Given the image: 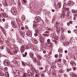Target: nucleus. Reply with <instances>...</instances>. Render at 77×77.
I'll return each instance as SVG.
<instances>
[{"instance_id": "1", "label": "nucleus", "mask_w": 77, "mask_h": 77, "mask_svg": "<svg viewBox=\"0 0 77 77\" xmlns=\"http://www.w3.org/2000/svg\"><path fill=\"white\" fill-rule=\"evenodd\" d=\"M66 3H64L63 5V9H65V11H67V13L66 14V17H68L69 16L71 15V12H70V10H69V8H66Z\"/></svg>"}, {"instance_id": "2", "label": "nucleus", "mask_w": 77, "mask_h": 77, "mask_svg": "<svg viewBox=\"0 0 77 77\" xmlns=\"http://www.w3.org/2000/svg\"><path fill=\"white\" fill-rule=\"evenodd\" d=\"M11 12H12V14L15 15L17 14V8L15 7H12L11 9Z\"/></svg>"}, {"instance_id": "3", "label": "nucleus", "mask_w": 77, "mask_h": 77, "mask_svg": "<svg viewBox=\"0 0 77 77\" xmlns=\"http://www.w3.org/2000/svg\"><path fill=\"white\" fill-rule=\"evenodd\" d=\"M3 63L5 66H9V65L10 64V62L9 60H4L3 62Z\"/></svg>"}, {"instance_id": "4", "label": "nucleus", "mask_w": 77, "mask_h": 77, "mask_svg": "<svg viewBox=\"0 0 77 77\" xmlns=\"http://www.w3.org/2000/svg\"><path fill=\"white\" fill-rule=\"evenodd\" d=\"M8 1H9V0H4L2 2V5H3L4 6H8L7 2H8Z\"/></svg>"}, {"instance_id": "5", "label": "nucleus", "mask_w": 77, "mask_h": 77, "mask_svg": "<svg viewBox=\"0 0 77 77\" xmlns=\"http://www.w3.org/2000/svg\"><path fill=\"white\" fill-rule=\"evenodd\" d=\"M58 5V6L59 7V8H60V3H58V1H55L54 2V6L55 7L57 5Z\"/></svg>"}, {"instance_id": "6", "label": "nucleus", "mask_w": 77, "mask_h": 77, "mask_svg": "<svg viewBox=\"0 0 77 77\" xmlns=\"http://www.w3.org/2000/svg\"><path fill=\"white\" fill-rule=\"evenodd\" d=\"M35 20H36L34 21V22L35 23H38V22H39L41 21V17H36L35 18Z\"/></svg>"}, {"instance_id": "7", "label": "nucleus", "mask_w": 77, "mask_h": 77, "mask_svg": "<svg viewBox=\"0 0 77 77\" xmlns=\"http://www.w3.org/2000/svg\"><path fill=\"white\" fill-rule=\"evenodd\" d=\"M27 35L28 36H32V31L30 30H28L27 31Z\"/></svg>"}, {"instance_id": "8", "label": "nucleus", "mask_w": 77, "mask_h": 77, "mask_svg": "<svg viewBox=\"0 0 77 77\" xmlns=\"http://www.w3.org/2000/svg\"><path fill=\"white\" fill-rule=\"evenodd\" d=\"M19 32L20 35L22 36H24L25 35V33H24V32H22V31L20 30L19 31Z\"/></svg>"}, {"instance_id": "9", "label": "nucleus", "mask_w": 77, "mask_h": 77, "mask_svg": "<svg viewBox=\"0 0 77 77\" xmlns=\"http://www.w3.org/2000/svg\"><path fill=\"white\" fill-rule=\"evenodd\" d=\"M20 50L21 51H22V52H23L24 50H25V46L24 45H23L20 48Z\"/></svg>"}, {"instance_id": "10", "label": "nucleus", "mask_w": 77, "mask_h": 77, "mask_svg": "<svg viewBox=\"0 0 77 77\" xmlns=\"http://www.w3.org/2000/svg\"><path fill=\"white\" fill-rule=\"evenodd\" d=\"M40 42L41 43H43L44 42V38L43 37H41L39 38Z\"/></svg>"}, {"instance_id": "11", "label": "nucleus", "mask_w": 77, "mask_h": 77, "mask_svg": "<svg viewBox=\"0 0 77 77\" xmlns=\"http://www.w3.org/2000/svg\"><path fill=\"white\" fill-rule=\"evenodd\" d=\"M13 73L14 74H15L16 75H18L19 74V71L16 70H14L13 71Z\"/></svg>"}, {"instance_id": "12", "label": "nucleus", "mask_w": 77, "mask_h": 77, "mask_svg": "<svg viewBox=\"0 0 77 77\" xmlns=\"http://www.w3.org/2000/svg\"><path fill=\"white\" fill-rule=\"evenodd\" d=\"M1 15L3 16V17H4V18H7L8 17V15L6 13H2L1 14Z\"/></svg>"}, {"instance_id": "13", "label": "nucleus", "mask_w": 77, "mask_h": 77, "mask_svg": "<svg viewBox=\"0 0 77 77\" xmlns=\"http://www.w3.org/2000/svg\"><path fill=\"white\" fill-rule=\"evenodd\" d=\"M32 41L34 44H38V41L35 38H33L32 40Z\"/></svg>"}, {"instance_id": "14", "label": "nucleus", "mask_w": 77, "mask_h": 77, "mask_svg": "<svg viewBox=\"0 0 77 77\" xmlns=\"http://www.w3.org/2000/svg\"><path fill=\"white\" fill-rule=\"evenodd\" d=\"M63 45L64 46H65V47H66L68 46L69 45V44H68V42H63Z\"/></svg>"}, {"instance_id": "15", "label": "nucleus", "mask_w": 77, "mask_h": 77, "mask_svg": "<svg viewBox=\"0 0 77 77\" xmlns=\"http://www.w3.org/2000/svg\"><path fill=\"white\" fill-rule=\"evenodd\" d=\"M67 5L69 6H72L73 5V2L71 1H69L68 2Z\"/></svg>"}, {"instance_id": "16", "label": "nucleus", "mask_w": 77, "mask_h": 77, "mask_svg": "<svg viewBox=\"0 0 77 77\" xmlns=\"http://www.w3.org/2000/svg\"><path fill=\"white\" fill-rule=\"evenodd\" d=\"M70 76L72 77H77V75L73 72H72L70 73Z\"/></svg>"}, {"instance_id": "17", "label": "nucleus", "mask_w": 77, "mask_h": 77, "mask_svg": "<svg viewBox=\"0 0 77 77\" xmlns=\"http://www.w3.org/2000/svg\"><path fill=\"white\" fill-rule=\"evenodd\" d=\"M28 75H29V76L30 77H34L33 75V74H32L30 72H28Z\"/></svg>"}, {"instance_id": "18", "label": "nucleus", "mask_w": 77, "mask_h": 77, "mask_svg": "<svg viewBox=\"0 0 77 77\" xmlns=\"http://www.w3.org/2000/svg\"><path fill=\"white\" fill-rule=\"evenodd\" d=\"M11 23L12 24V26L13 27H15L16 26V25H15V22L13 21L11 22Z\"/></svg>"}, {"instance_id": "19", "label": "nucleus", "mask_w": 77, "mask_h": 77, "mask_svg": "<svg viewBox=\"0 0 77 77\" xmlns=\"http://www.w3.org/2000/svg\"><path fill=\"white\" fill-rule=\"evenodd\" d=\"M23 77H27V75H28L26 73H23ZM18 77H23L20 76H19Z\"/></svg>"}, {"instance_id": "20", "label": "nucleus", "mask_w": 77, "mask_h": 77, "mask_svg": "<svg viewBox=\"0 0 77 77\" xmlns=\"http://www.w3.org/2000/svg\"><path fill=\"white\" fill-rule=\"evenodd\" d=\"M30 55L32 59L34 58V54L32 52H31L30 53Z\"/></svg>"}, {"instance_id": "21", "label": "nucleus", "mask_w": 77, "mask_h": 77, "mask_svg": "<svg viewBox=\"0 0 77 77\" xmlns=\"http://www.w3.org/2000/svg\"><path fill=\"white\" fill-rule=\"evenodd\" d=\"M32 71L33 72H35V73H37V72H38V71H37L36 70V69L35 68H33L32 69Z\"/></svg>"}, {"instance_id": "22", "label": "nucleus", "mask_w": 77, "mask_h": 77, "mask_svg": "<svg viewBox=\"0 0 77 77\" xmlns=\"http://www.w3.org/2000/svg\"><path fill=\"white\" fill-rule=\"evenodd\" d=\"M43 35L45 37H48L49 36H50V35L49 34H43Z\"/></svg>"}, {"instance_id": "23", "label": "nucleus", "mask_w": 77, "mask_h": 77, "mask_svg": "<svg viewBox=\"0 0 77 77\" xmlns=\"http://www.w3.org/2000/svg\"><path fill=\"white\" fill-rule=\"evenodd\" d=\"M71 11L72 12V13H77V11L74 9H72Z\"/></svg>"}, {"instance_id": "24", "label": "nucleus", "mask_w": 77, "mask_h": 77, "mask_svg": "<svg viewBox=\"0 0 77 77\" xmlns=\"http://www.w3.org/2000/svg\"><path fill=\"white\" fill-rule=\"evenodd\" d=\"M0 75H1V76H3V75H4V73L1 71H0Z\"/></svg>"}, {"instance_id": "25", "label": "nucleus", "mask_w": 77, "mask_h": 77, "mask_svg": "<svg viewBox=\"0 0 77 77\" xmlns=\"http://www.w3.org/2000/svg\"><path fill=\"white\" fill-rule=\"evenodd\" d=\"M57 33L58 34H60V29L59 28L57 29Z\"/></svg>"}, {"instance_id": "26", "label": "nucleus", "mask_w": 77, "mask_h": 77, "mask_svg": "<svg viewBox=\"0 0 77 77\" xmlns=\"http://www.w3.org/2000/svg\"><path fill=\"white\" fill-rule=\"evenodd\" d=\"M37 57L39 60H41V56L37 55Z\"/></svg>"}, {"instance_id": "27", "label": "nucleus", "mask_w": 77, "mask_h": 77, "mask_svg": "<svg viewBox=\"0 0 77 77\" xmlns=\"http://www.w3.org/2000/svg\"><path fill=\"white\" fill-rule=\"evenodd\" d=\"M55 26L56 27H57V26H59V23H57V22H56Z\"/></svg>"}, {"instance_id": "28", "label": "nucleus", "mask_w": 77, "mask_h": 77, "mask_svg": "<svg viewBox=\"0 0 77 77\" xmlns=\"http://www.w3.org/2000/svg\"><path fill=\"white\" fill-rule=\"evenodd\" d=\"M45 47H47V48H49L50 47V46L48 45V44L47 43H46Z\"/></svg>"}, {"instance_id": "29", "label": "nucleus", "mask_w": 77, "mask_h": 77, "mask_svg": "<svg viewBox=\"0 0 77 77\" xmlns=\"http://www.w3.org/2000/svg\"><path fill=\"white\" fill-rule=\"evenodd\" d=\"M35 30L36 31V32H37L38 34H39V30H38V28H36V30Z\"/></svg>"}, {"instance_id": "30", "label": "nucleus", "mask_w": 77, "mask_h": 77, "mask_svg": "<svg viewBox=\"0 0 77 77\" xmlns=\"http://www.w3.org/2000/svg\"><path fill=\"white\" fill-rule=\"evenodd\" d=\"M63 62L64 63V64L66 65H67V63L66 62V61L65 60H64L63 61Z\"/></svg>"}, {"instance_id": "31", "label": "nucleus", "mask_w": 77, "mask_h": 77, "mask_svg": "<svg viewBox=\"0 0 77 77\" xmlns=\"http://www.w3.org/2000/svg\"><path fill=\"white\" fill-rule=\"evenodd\" d=\"M37 65L38 66H39V65H41V64L39 61H37Z\"/></svg>"}, {"instance_id": "32", "label": "nucleus", "mask_w": 77, "mask_h": 77, "mask_svg": "<svg viewBox=\"0 0 77 77\" xmlns=\"http://www.w3.org/2000/svg\"><path fill=\"white\" fill-rule=\"evenodd\" d=\"M72 65L73 66H75V63L74 62H73L72 63Z\"/></svg>"}, {"instance_id": "33", "label": "nucleus", "mask_w": 77, "mask_h": 77, "mask_svg": "<svg viewBox=\"0 0 77 77\" xmlns=\"http://www.w3.org/2000/svg\"><path fill=\"white\" fill-rule=\"evenodd\" d=\"M26 49H29L30 48V46H29V45H27L26 46Z\"/></svg>"}, {"instance_id": "34", "label": "nucleus", "mask_w": 77, "mask_h": 77, "mask_svg": "<svg viewBox=\"0 0 77 77\" xmlns=\"http://www.w3.org/2000/svg\"><path fill=\"white\" fill-rule=\"evenodd\" d=\"M36 77H40V74H37L35 75Z\"/></svg>"}, {"instance_id": "35", "label": "nucleus", "mask_w": 77, "mask_h": 77, "mask_svg": "<svg viewBox=\"0 0 77 77\" xmlns=\"http://www.w3.org/2000/svg\"><path fill=\"white\" fill-rule=\"evenodd\" d=\"M37 27V26H36V25L35 24H33V28H34V29H35V28H36V27Z\"/></svg>"}, {"instance_id": "36", "label": "nucleus", "mask_w": 77, "mask_h": 77, "mask_svg": "<svg viewBox=\"0 0 77 77\" xmlns=\"http://www.w3.org/2000/svg\"><path fill=\"white\" fill-rule=\"evenodd\" d=\"M6 50L7 51H8V53L11 51H10V50H9V48H6Z\"/></svg>"}, {"instance_id": "37", "label": "nucleus", "mask_w": 77, "mask_h": 77, "mask_svg": "<svg viewBox=\"0 0 77 77\" xmlns=\"http://www.w3.org/2000/svg\"><path fill=\"white\" fill-rule=\"evenodd\" d=\"M22 18L23 20H24L26 19V18L25 17V16L24 15H23Z\"/></svg>"}, {"instance_id": "38", "label": "nucleus", "mask_w": 77, "mask_h": 77, "mask_svg": "<svg viewBox=\"0 0 77 77\" xmlns=\"http://www.w3.org/2000/svg\"><path fill=\"white\" fill-rule=\"evenodd\" d=\"M64 28L63 27H62L61 28V32H64Z\"/></svg>"}, {"instance_id": "39", "label": "nucleus", "mask_w": 77, "mask_h": 77, "mask_svg": "<svg viewBox=\"0 0 77 77\" xmlns=\"http://www.w3.org/2000/svg\"><path fill=\"white\" fill-rule=\"evenodd\" d=\"M22 63L23 66H26V65L25 64L24 62L23 61H22Z\"/></svg>"}, {"instance_id": "40", "label": "nucleus", "mask_w": 77, "mask_h": 77, "mask_svg": "<svg viewBox=\"0 0 77 77\" xmlns=\"http://www.w3.org/2000/svg\"><path fill=\"white\" fill-rule=\"evenodd\" d=\"M73 71H75L77 69V68L76 67H73Z\"/></svg>"}, {"instance_id": "41", "label": "nucleus", "mask_w": 77, "mask_h": 77, "mask_svg": "<svg viewBox=\"0 0 77 77\" xmlns=\"http://www.w3.org/2000/svg\"><path fill=\"white\" fill-rule=\"evenodd\" d=\"M18 6L19 7L21 6V3H20V1H18Z\"/></svg>"}, {"instance_id": "42", "label": "nucleus", "mask_w": 77, "mask_h": 77, "mask_svg": "<svg viewBox=\"0 0 77 77\" xmlns=\"http://www.w3.org/2000/svg\"><path fill=\"white\" fill-rule=\"evenodd\" d=\"M38 32H36V33H35L34 34V36H38Z\"/></svg>"}, {"instance_id": "43", "label": "nucleus", "mask_w": 77, "mask_h": 77, "mask_svg": "<svg viewBox=\"0 0 77 77\" xmlns=\"http://www.w3.org/2000/svg\"><path fill=\"white\" fill-rule=\"evenodd\" d=\"M13 52L14 53H17V50H14V51Z\"/></svg>"}, {"instance_id": "44", "label": "nucleus", "mask_w": 77, "mask_h": 77, "mask_svg": "<svg viewBox=\"0 0 77 77\" xmlns=\"http://www.w3.org/2000/svg\"><path fill=\"white\" fill-rule=\"evenodd\" d=\"M74 15H75V18H74V19H75H75H76L75 18H76H76H77V14H75Z\"/></svg>"}, {"instance_id": "45", "label": "nucleus", "mask_w": 77, "mask_h": 77, "mask_svg": "<svg viewBox=\"0 0 77 77\" xmlns=\"http://www.w3.org/2000/svg\"><path fill=\"white\" fill-rule=\"evenodd\" d=\"M59 57L60 58L62 57V54H60L59 55Z\"/></svg>"}, {"instance_id": "46", "label": "nucleus", "mask_w": 77, "mask_h": 77, "mask_svg": "<svg viewBox=\"0 0 77 77\" xmlns=\"http://www.w3.org/2000/svg\"><path fill=\"white\" fill-rule=\"evenodd\" d=\"M25 29H26V30H28L29 29V28H28L27 26H25Z\"/></svg>"}, {"instance_id": "47", "label": "nucleus", "mask_w": 77, "mask_h": 77, "mask_svg": "<svg viewBox=\"0 0 77 77\" xmlns=\"http://www.w3.org/2000/svg\"><path fill=\"white\" fill-rule=\"evenodd\" d=\"M58 37L57 36H55V39L56 40H57V39H58Z\"/></svg>"}, {"instance_id": "48", "label": "nucleus", "mask_w": 77, "mask_h": 77, "mask_svg": "<svg viewBox=\"0 0 77 77\" xmlns=\"http://www.w3.org/2000/svg\"><path fill=\"white\" fill-rule=\"evenodd\" d=\"M58 52H61L62 51V50L60 48H59L58 50Z\"/></svg>"}, {"instance_id": "49", "label": "nucleus", "mask_w": 77, "mask_h": 77, "mask_svg": "<svg viewBox=\"0 0 77 77\" xmlns=\"http://www.w3.org/2000/svg\"><path fill=\"white\" fill-rule=\"evenodd\" d=\"M9 54H10L11 55H13V54L12 52H11V51L8 53Z\"/></svg>"}, {"instance_id": "50", "label": "nucleus", "mask_w": 77, "mask_h": 77, "mask_svg": "<svg viewBox=\"0 0 77 77\" xmlns=\"http://www.w3.org/2000/svg\"><path fill=\"white\" fill-rule=\"evenodd\" d=\"M23 57H26L27 56V55H26V54H23Z\"/></svg>"}, {"instance_id": "51", "label": "nucleus", "mask_w": 77, "mask_h": 77, "mask_svg": "<svg viewBox=\"0 0 77 77\" xmlns=\"http://www.w3.org/2000/svg\"><path fill=\"white\" fill-rule=\"evenodd\" d=\"M55 58H57L58 57V55L57 54H56L55 56Z\"/></svg>"}, {"instance_id": "52", "label": "nucleus", "mask_w": 77, "mask_h": 77, "mask_svg": "<svg viewBox=\"0 0 77 77\" xmlns=\"http://www.w3.org/2000/svg\"><path fill=\"white\" fill-rule=\"evenodd\" d=\"M58 62H60L62 61V59H59L58 60Z\"/></svg>"}, {"instance_id": "53", "label": "nucleus", "mask_w": 77, "mask_h": 77, "mask_svg": "<svg viewBox=\"0 0 77 77\" xmlns=\"http://www.w3.org/2000/svg\"><path fill=\"white\" fill-rule=\"evenodd\" d=\"M74 32L75 33H77V29H75L74 30Z\"/></svg>"}, {"instance_id": "54", "label": "nucleus", "mask_w": 77, "mask_h": 77, "mask_svg": "<svg viewBox=\"0 0 77 77\" xmlns=\"http://www.w3.org/2000/svg\"><path fill=\"white\" fill-rule=\"evenodd\" d=\"M45 32L46 33H48V34H49V35L50 33V32L49 31H45Z\"/></svg>"}, {"instance_id": "55", "label": "nucleus", "mask_w": 77, "mask_h": 77, "mask_svg": "<svg viewBox=\"0 0 77 77\" xmlns=\"http://www.w3.org/2000/svg\"><path fill=\"white\" fill-rule=\"evenodd\" d=\"M69 71H70V69H67V72H69Z\"/></svg>"}, {"instance_id": "56", "label": "nucleus", "mask_w": 77, "mask_h": 77, "mask_svg": "<svg viewBox=\"0 0 77 77\" xmlns=\"http://www.w3.org/2000/svg\"><path fill=\"white\" fill-rule=\"evenodd\" d=\"M45 76L43 74H42V75H41V77H44Z\"/></svg>"}, {"instance_id": "57", "label": "nucleus", "mask_w": 77, "mask_h": 77, "mask_svg": "<svg viewBox=\"0 0 77 77\" xmlns=\"http://www.w3.org/2000/svg\"><path fill=\"white\" fill-rule=\"evenodd\" d=\"M54 19H53L52 20V23H54Z\"/></svg>"}, {"instance_id": "58", "label": "nucleus", "mask_w": 77, "mask_h": 77, "mask_svg": "<svg viewBox=\"0 0 77 77\" xmlns=\"http://www.w3.org/2000/svg\"><path fill=\"white\" fill-rule=\"evenodd\" d=\"M21 29L22 30H24L25 29L24 27H21Z\"/></svg>"}, {"instance_id": "59", "label": "nucleus", "mask_w": 77, "mask_h": 77, "mask_svg": "<svg viewBox=\"0 0 77 77\" xmlns=\"http://www.w3.org/2000/svg\"><path fill=\"white\" fill-rule=\"evenodd\" d=\"M67 25L68 26H70V24L69 23H67Z\"/></svg>"}, {"instance_id": "60", "label": "nucleus", "mask_w": 77, "mask_h": 77, "mask_svg": "<svg viewBox=\"0 0 77 77\" xmlns=\"http://www.w3.org/2000/svg\"><path fill=\"white\" fill-rule=\"evenodd\" d=\"M68 32L69 33H71V31H70L69 30H68Z\"/></svg>"}, {"instance_id": "61", "label": "nucleus", "mask_w": 77, "mask_h": 77, "mask_svg": "<svg viewBox=\"0 0 77 77\" xmlns=\"http://www.w3.org/2000/svg\"><path fill=\"white\" fill-rule=\"evenodd\" d=\"M0 48H1L2 50H3V46H1V47H0Z\"/></svg>"}, {"instance_id": "62", "label": "nucleus", "mask_w": 77, "mask_h": 77, "mask_svg": "<svg viewBox=\"0 0 77 77\" xmlns=\"http://www.w3.org/2000/svg\"><path fill=\"white\" fill-rule=\"evenodd\" d=\"M50 30H51V31H52V32H53V29L50 28Z\"/></svg>"}, {"instance_id": "63", "label": "nucleus", "mask_w": 77, "mask_h": 77, "mask_svg": "<svg viewBox=\"0 0 77 77\" xmlns=\"http://www.w3.org/2000/svg\"><path fill=\"white\" fill-rule=\"evenodd\" d=\"M18 41L20 43H21V41L20 39L18 40Z\"/></svg>"}, {"instance_id": "64", "label": "nucleus", "mask_w": 77, "mask_h": 77, "mask_svg": "<svg viewBox=\"0 0 77 77\" xmlns=\"http://www.w3.org/2000/svg\"><path fill=\"white\" fill-rule=\"evenodd\" d=\"M64 77H66V74H64Z\"/></svg>"}]
</instances>
